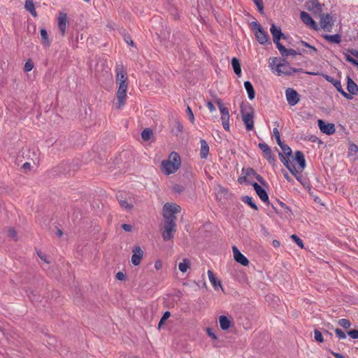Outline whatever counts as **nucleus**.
<instances>
[{"label":"nucleus","instance_id":"1","mask_svg":"<svg viewBox=\"0 0 358 358\" xmlns=\"http://www.w3.org/2000/svg\"><path fill=\"white\" fill-rule=\"evenodd\" d=\"M181 210L180 206L176 203H165L163 207V215L165 220L164 230L162 233V237L164 241H169L173 237L176 231L175 215Z\"/></svg>","mask_w":358,"mask_h":358},{"label":"nucleus","instance_id":"2","mask_svg":"<svg viewBox=\"0 0 358 358\" xmlns=\"http://www.w3.org/2000/svg\"><path fill=\"white\" fill-rule=\"evenodd\" d=\"M269 67L273 72L276 73L278 76L281 74L291 75L299 71L298 69L290 67L289 63L285 59L278 57L270 58Z\"/></svg>","mask_w":358,"mask_h":358},{"label":"nucleus","instance_id":"3","mask_svg":"<svg viewBox=\"0 0 358 358\" xmlns=\"http://www.w3.org/2000/svg\"><path fill=\"white\" fill-rule=\"evenodd\" d=\"M181 165V159L180 155L176 152H172L166 160L162 162V171L166 175L176 173Z\"/></svg>","mask_w":358,"mask_h":358},{"label":"nucleus","instance_id":"4","mask_svg":"<svg viewBox=\"0 0 358 358\" xmlns=\"http://www.w3.org/2000/svg\"><path fill=\"white\" fill-rule=\"evenodd\" d=\"M279 146L282 150V152L279 153L280 161L292 175L296 176V174L298 173L297 169L294 164H293L290 160V157H292V149L283 143H281Z\"/></svg>","mask_w":358,"mask_h":358},{"label":"nucleus","instance_id":"5","mask_svg":"<svg viewBox=\"0 0 358 358\" xmlns=\"http://www.w3.org/2000/svg\"><path fill=\"white\" fill-rule=\"evenodd\" d=\"M251 27L255 32L257 41L260 44L265 45L270 43L268 34L264 31L261 25L257 22H252Z\"/></svg>","mask_w":358,"mask_h":358},{"label":"nucleus","instance_id":"6","mask_svg":"<svg viewBox=\"0 0 358 358\" xmlns=\"http://www.w3.org/2000/svg\"><path fill=\"white\" fill-rule=\"evenodd\" d=\"M127 83L122 82V83H119L118 90L116 93L117 100V103L115 105L116 108L120 109L124 106L127 99Z\"/></svg>","mask_w":358,"mask_h":358},{"label":"nucleus","instance_id":"7","mask_svg":"<svg viewBox=\"0 0 358 358\" xmlns=\"http://www.w3.org/2000/svg\"><path fill=\"white\" fill-rule=\"evenodd\" d=\"M290 160L293 164L294 162H296L299 164L298 169H296L298 173L296 174V176H295L298 179V176L301 175V173L306 168V164L304 155L301 151H296L295 152L294 157L292 155Z\"/></svg>","mask_w":358,"mask_h":358},{"label":"nucleus","instance_id":"8","mask_svg":"<svg viewBox=\"0 0 358 358\" xmlns=\"http://www.w3.org/2000/svg\"><path fill=\"white\" fill-rule=\"evenodd\" d=\"M322 76L327 81L331 83L344 97L348 99H352V96L343 90L341 83L339 80L335 79L327 74H322Z\"/></svg>","mask_w":358,"mask_h":358},{"label":"nucleus","instance_id":"9","mask_svg":"<svg viewBox=\"0 0 358 358\" xmlns=\"http://www.w3.org/2000/svg\"><path fill=\"white\" fill-rule=\"evenodd\" d=\"M285 96L288 104L291 106H295L300 101V97L298 92L295 90L290 87L285 90Z\"/></svg>","mask_w":358,"mask_h":358},{"label":"nucleus","instance_id":"10","mask_svg":"<svg viewBox=\"0 0 358 358\" xmlns=\"http://www.w3.org/2000/svg\"><path fill=\"white\" fill-rule=\"evenodd\" d=\"M317 124L320 130L327 135H332L336 132L335 125L332 123H325L323 120H318Z\"/></svg>","mask_w":358,"mask_h":358},{"label":"nucleus","instance_id":"11","mask_svg":"<svg viewBox=\"0 0 358 358\" xmlns=\"http://www.w3.org/2000/svg\"><path fill=\"white\" fill-rule=\"evenodd\" d=\"M132 256H131V263L134 266H138L140 264L142 258L143 257V251L141 248L138 245L134 246L132 249Z\"/></svg>","mask_w":358,"mask_h":358},{"label":"nucleus","instance_id":"12","mask_svg":"<svg viewBox=\"0 0 358 358\" xmlns=\"http://www.w3.org/2000/svg\"><path fill=\"white\" fill-rule=\"evenodd\" d=\"M258 146L264 153L268 162L271 164L274 165L275 162V157L273 155L270 147L265 143H259Z\"/></svg>","mask_w":358,"mask_h":358},{"label":"nucleus","instance_id":"13","mask_svg":"<svg viewBox=\"0 0 358 358\" xmlns=\"http://www.w3.org/2000/svg\"><path fill=\"white\" fill-rule=\"evenodd\" d=\"M242 120L247 131L254 129V115L252 112L242 113Z\"/></svg>","mask_w":358,"mask_h":358},{"label":"nucleus","instance_id":"14","mask_svg":"<svg viewBox=\"0 0 358 358\" xmlns=\"http://www.w3.org/2000/svg\"><path fill=\"white\" fill-rule=\"evenodd\" d=\"M270 31L273 36V43L278 48L279 44H281L280 43V40L283 36L281 29L279 27H276L274 24H272L270 28Z\"/></svg>","mask_w":358,"mask_h":358},{"label":"nucleus","instance_id":"15","mask_svg":"<svg viewBox=\"0 0 358 358\" xmlns=\"http://www.w3.org/2000/svg\"><path fill=\"white\" fill-rule=\"evenodd\" d=\"M68 26L67 15L65 13H59L58 16V28L62 36L66 34Z\"/></svg>","mask_w":358,"mask_h":358},{"label":"nucleus","instance_id":"16","mask_svg":"<svg viewBox=\"0 0 358 358\" xmlns=\"http://www.w3.org/2000/svg\"><path fill=\"white\" fill-rule=\"evenodd\" d=\"M232 250L234 253V258L235 261L243 266H248L249 264L248 259L239 251V250L236 247H232Z\"/></svg>","mask_w":358,"mask_h":358},{"label":"nucleus","instance_id":"17","mask_svg":"<svg viewBox=\"0 0 358 358\" xmlns=\"http://www.w3.org/2000/svg\"><path fill=\"white\" fill-rule=\"evenodd\" d=\"M300 17L302 22L305 24L311 27L313 29H317V27L316 22L313 20L311 16L308 13H306V11H301L300 13Z\"/></svg>","mask_w":358,"mask_h":358},{"label":"nucleus","instance_id":"18","mask_svg":"<svg viewBox=\"0 0 358 358\" xmlns=\"http://www.w3.org/2000/svg\"><path fill=\"white\" fill-rule=\"evenodd\" d=\"M333 25L332 17L327 14L321 17L320 26L325 31H329Z\"/></svg>","mask_w":358,"mask_h":358},{"label":"nucleus","instance_id":"19","mask_svg":"<svg viewBox=\"0 0 358 358\" xmlns=\"http://www.w3.org/2000/svg\"><path fill=\"white\" fill-rule=\"evenodd\" d=\"M208 279L215 289V290H217L218 289H221L222 292H224V289L222 288L221 282L220 280L215 278L213 272L211 270H208Z\"/></svg>","mask_w":358,"mask_h":358},{"label":"nucleus","instance_id":"20","mask_svg":"<svg viewBox=\"0 0 358 358\" xmlns=\"http://www.w3.org/2000/svg\"><path fill=\"white\" fill-rule=\"evenodd\" d=\"M252 186L256 192V193L257 194V195L259 196V197L261 199V200L264 202H266L268 201V194L266 192V190L262 188L259 184H257V182H254L252 184Z\"/></svg>","mask_w":358,"mask_h":358},{"label":"nucleus","instance_id":"21","mask_svg":"<svg viewBox=\"0 0 358 358\" xmlns=\"http://www.w3.org/2000/svg\"><path fill=\"white\" fill-rule=\"evenodd\" d=\"M277 48L282 57H288V56L294 57L297 55H299V53L298 52H296L295 50L287 49L285 46H283L282 44H279V45Z\"/></svg>","mask_w":358,"mask_h":358},{"label":"nucleus","instance_id":"22","mask_svg":"<svg viewBox=\"0 0 358 358\" xmlns=\"http://www.w3.org/2000/svg\"><path fill=\"white\" fill-rule=\"evenodd\" d=\"M218 320L221 329L223 330L228 329L230 327L232 322V318L231 317H228L225 315H220Z\"/></svg>","mask_w":358,"mask_h":358},{"label":"nucleus","instance_id":"23","mask_svg":"<svg viewBox=\"0 0 358 358\" xmlns=\"http://www.w3.org/2000/svg\"><path fill=\"white\" fill-rule=\"evenodd\" d=\"M116 73V80L119 83H122V82L127 83V73L124 71L122 66H117Z\"/></svg>","mask_w":358,"mask_h":358},{"label":"nucleus","instance_id":"24","mask_svg":"<svg viewBox=\"0 0 358 358\" xmlns=\"http://www.w3.org/2000/svg\"><path fill=\"white\" fill-rule=\"evenodd\" d=\"M201 143V150H200V157L201 159H206L209 154V146L207 142L203 140H200Z\"/></svg>","mask_w":358,"mask_h":358},{"label":"nucleus","instance_id":"25","mask_svg":"<svg viewBox=\"0 0 358 358\" xmlns=\"http://www.w3.org/2000/svg\"><path fill=\"white\" fill-rule=\"evenodd\" d=\"M347 90L351 96L356 94L358 92L357 85L350 77H348Z\"/></svg>","mask_w":358,"mask_h":358},{"label":"nucleus","instance_id":"26","mask_svg":"<svg viewBox=\"0 0 358 358\" xmlns=\"http://www.w3.org/2000/svg\"><path fill=\"white\" fill-rule=\"evenodd\" d=\"M40 34L41 37V42L42 45L45 48L49 47L51 44V41L48 37L47 31L45 29H41L40 30Z\"/></svg>","mask_w":358,"mask_h":358},{"label":"nucleus","instance_id":"27","mask_svg":"<svg viewBox=\"0 0 358 358\" xmlns=\"http://www.w3.org/2000/svg\"><path fill=\"white\" fill-rule=\"evenodd\" d=\"M323 38L331 43L338 44L341 41V36L338 34L334 35L324 34Z\"/></svg>","mask_w":358,"mask_h":358},{"label":"nucleus","instance_id":"28","mask_svg":"<svg viewBox=\"0 0 358 358\" xmlns=\"http://www.w3.org/2000/svg\"><path fill=\"white\" fill-rule=\"evenodd\" d=\"M244 87L247 91L249 99L253 100L255 96V92L252 83L250 81H245L244 83Z\"/></svg>","mask_w":358,"mask_h":358},{"label":"nucleus","instance_id":"29","mask_svg":"<svg viewBox=\"0 0 358 358\" xmlns=\"http://www.w3.org/2000/svg\"><path fill=\"white\" fill-rule=\"evenodd\" d=\"M231 66L233 67V70L234 73L238 76H241V64L239 62V60L236 58L233 57L231 59Z\"/></svg>","mask_w":358,"mask_h":358},{"label":"nucleus","instance_id":"30","mask_svg":"<svg viewBox=\"0 0 358 358\" xmlns=\"http://www.w3.org/2000/svg\"><path fill=\"white\" fill-rule=\"evenodd\" d=\"M120 196L122 197V195L117 196L120 206L124 210H131L133 208L132 201H128L126 200H123L120 198Z\"/></svg>","mask_w":358,"mask_h":358},{"label":"nucleus","instance_id":"31","mask_svg":"<svg viewBox=\"0 0 358 358\" xmlns=\"http://www.w3.org/2000/svg\"><path fill=\"white\" fill-rule=\"evenodd\" d=\"M24 8L32 15V16H34V17L37 16L34 3L32 0H26Z\"/></svg>","mask_w":358,"mask_h":358},{"label":"nucleus","instance_id":"32","mask_svg":"<svg viewBox=\"0 0 358 358\" xmlns=\"http://www.w3.org/2000/svg\"><path fill=\"white\" fill-rule=\"evenodd\" d=\"M215 103L217 104L218 107H219V109H220V113H221V117H227V116H229V110L227 108H226L221 99H217L215 100Z\"/></svg>","mask_w":358,"mask_h":358},{"label":"nucleus","instance_id":"33","mask_svg":"<svg viewBox=\"0 0 358 358\" xmlns=\"http://www.w3.org/2000/svg\"><path fill=\"white\" fill-rule=\"evenodd\" d=\"M190 266V262L188 259H183L178 264V268L182 273H185Z\"/></svg>","mask_w":358,"mask_h":358},{"label":"nucleus","instance_id":"34","mask_svg":"<svg viewBox=\"0 0 358 358\" xmlns=\"http://www.w3.org/2000/svg\"><path fill=\"white\" fill-rule=\"evenodd\" d=\"M242 201L249 205L251 208H252L255 210H257V206L255 204V203L253 201V199L251 196H245L242 197Z\"/></svg>","mask_w":358,"mask_h":358},{"label":"nucleus","instance_id":"35","mask_svg":"<svg viewBox=\"0 0 358 358\" xmlns=\"http://www.w3.org/2000/svg\"><path fill=\"white\" fill-rule=\"evenodd\" d=\"M152 135V131L150 129H145L141 132V137L145 141H148L150 139L151 136Z\"/></svg>","mask_w":358,"mask_h":358},{"label":"nucleus","instance_id":"36","mask_svg":"<svg viewBox=\"0 0 358 358\" xmlns=\"http://www.w3.org/2000/svg\"><path fill=\"white\" fill-rule=\"evenodd\" d=\"M222 124L223 126V128L226 131L229 130L230 124H229V116L227 117H221Z\"/></svg>","mask_w":358,"mask_h":358},{"label":"nucleus","instance_id":"37","mask_svg":"<svg viewBox=\"0 0 358 358\" xmlns=\"http://www.w3.org/2000/svg\"><path fill=\"white\" fill-rule=\"evenodd\" d=\"M291 238L296 243V244L299 246L301 248H303L304 245L302 240L299 238L296 235L293 234L291 236Z\"/></svg>","mask_w":358,"mask_h":358},{"label":"nucleus","instance_id":"38","mask_svg":"<svg viewBox=\"0 0 358 358\" xmlns=\"http://www.w3.org/2000/svg\"><path fill=\"white\" fill-rule=\"evenodd\" d=\"M273 136L275 137V138L276 140L277 143L278 144V145H280L281 143H282V142L281 141L280 132H279L278 128H274L273 129Z\"/></svg>","mask_w":358,"mask_h":358},{"label":"nucleus","instance_id":"39","mask_svg":"<svg viewBox=\"0 0 358 358\" xmlns=\"http://www.w3.org/2000/svg\"><path fill=\"white\" fill-rule=\"evenodd\" d=\"M338 324H339L340 326H341L344 329H348L350 327V322L347 319H341V320H339Z\"/></svg>","mask_w":358,"mask_h":358},{"label":"nucleus","instance_id":"40","mask_svg":"<svg viewBox=\"0 0 358 358\" xmlns=\"http://www.w3.org/2000/svg\"><path fill=\"white\" fill-rule=\"evenodd\" d=\"M33 62L30 59L27 60L24 64V71L29 72L33 69Z\"/></svg>","mask_w":358,"mask_h":358},{"label":"nucleus","instance_id":"41","mask_svg":"<svg viewBox=\"0 0 358 358\" xmlns=\"http://www.w3.org/2000/svg\"><path fill=\"white\" fill-rule=\"evenodd\" d=\"M345 57L346 61L352 63L355 66L358 67V61L357 60L355 59L352 57H351L350 55H348V54H345Z\"/></svg>","mask_w":358,"mask_h":358},{"label":"nucleus","instance_id":"42","mask_svg":"<svg viewBox=\"0 0 358 358\" xmlns=\"http://www.w3.org/2000/svg\"><path fill=\"white\" fill-rule=\"evenodd\" d=\"M170 315L171 313L169 311H166L164 313L163 316L162 317L159 322V327H160L165 322V321L170 317Z\"/></svg>","mask_w":358,"mask_h":358},{"label":"nucleus","instance_id":"43","mask_svg":"<svg viewBox=\"0 0 358 358\" xmlns=\"http://www.w3.org/2000/svg\"><path fill=\"white\" fill-rule=\"evenodd\" d=\"M186 112L189 116V119L190 122L192 123H194V116L193 112L189 106H187Z\"/></svg>","mask_w":358,"mask_h":358},{"label":"nucleus","instance_id":"44","mask_svg":"<svg viewBox=\"0 0 358 358\" xmlns=\"http://www.w3.org/2000/svg\"><path fill=\"white\" fill-rule=\"evenodd\" d=\"M254 1V3L257 6V7L258 8V10L262 13L263 12V9H264V6H263V1L262 0H253Z\"/></svg>","mask_w":358,"mask_h":358},{"label":"nucleus","instance_id":"45","mask_svg":"<svg viewBox=\"0 0 358 358\" xmlns=\"http://www.w3.org/2000/svg\"><path fill=\"white\" fill-rule=\"evenodd\" d=\"M243 171L248 176H250V175H255L256 173L255 171V170L252 168H247V169H243Z\"/></svg>","mask_w":358,"mask_h":358},{"label":"nucleus","instance_id":"46","mask_svg":"<svg viewBox=\"0 0 358 358\" xmlns=\"http://www.w3.org/2000/svg\"><path fill=\"white\" fill-rule=\"evenodd\" d=\"M8 236L16 240V237H17V233L15 231V230L14 229H9L8 230Z\"/></svg>","mask_w":358,"mask_h":358},{"label":"nucleus","instance_id":"47","mask_svg":"<svg viewBox=\"0 0 358 358\" xmlns=\"http://www.w3.org/2000/svg\"><path fill=\"white\" fill-rule=\"evenodd\" d=\"M37 254L41 260H43V262H45L47 264L49 263V261L48 260V257L45 254H43L41 252H38Z\"/></svg>","mask_w":358,"mask_h":358},{"label":"nucleus","instance_id":"48","mask_svg":"<svg viewBox=\"0 0 358 358\" xmlns=\"http://www.w3.org/2000/svg\"><path fill=\"white\" fill-rule=\"evenodd\" d=\"M116 278L118 280H124L125 278H126V275L124 273L122 272H118L117 274H116Z\"/></svg>","mask_w":358,"mask_h":358},{"label":"nucleus","instance_id":"49","mask_svg":"<svg viewBox=\"0 0 358 358\" xmlns=\"http://www.w3.org/2000/svg\"><path fill=\"white\" fill-rule=\"evenodd\" d=\"M312 6H313V7L315 8L317 10L322 9V6L317 0H313L312 1Z\"/></svg>","mask_w":358,"mask_h":358},{"label":"nucleus","instance_id":"50","mask_svg":"<svg viewBox=\"0 0 358 358\" xmlns=\"http://www.w3.org/2000/svg\"><path fill=\"white\" fill-rule=\"evenodd\" d=\"M308 49L309 50L307 52V53L310 55H314L317 52V50L316 49V48L311 45H309Z\"/></svg>","mask_w":358,"mask_h":358},{"label":"nucleus","instance_id":"51","mask_svg":"<svg viewBox=\"0 0 358 358\" xmlns=\"http://www.w3.org/2000/svg\"><path fill=\"white\" fill-rule=\"evenodd\" d=\"M218 338L219 337H217V336L211 337L212 344L213 345L214 347H220V346L218 344V343H219Z\"/></svg>","mask_w":358,"mask_h":358},{"label":"nucleus","instance_id":"52","mask_svg":"<svg viewBox=\"0 0 358 358\" xmlns=\"http://www.w3.org/2000/svg\"><path fill=\"white\" fill-rule=\"evenodd\" d=\"M122 228L125 231H131L132 230V226L130 225V224H123L122 225Z\"/></svg>","mask_w":358,"mask_h":358},{"label":"nucleus","instance_id":"53","mask_svg":"<svg viewBox=\"0 0 358 358\" xmlns=\"http://www.w3.org/2000/svg\"><path fill=\"white\" fill-rule=\"evenodd\" d=\"M155 268L156 270H160L162 268V262L161 260H157L155 263Z\"/></svg>","mask_w":358,"mask_h":358},{"label":"nucleus","instance_id":"54","mask_svg":"<svg viewBox=\"0 0 358 358\" xmlns=\"http://www.w3.org/2000/svg\"><path fill=\"white\" fill-rule=\"evenodd\" d=\"M349 149L351 152H358V146L354 143L350 145Z\"/></svg>","mask_w":358,"mask_h":358},{"label":"nucleus","instance_id":"55","mask_svg":"<svg viewBox=\"0 0 358 358\" xmlns=\"http://www.w3.org/2000/svg\"><path fill=\"white\" fill-rule=\"evenodd\" d=\"M206 106L210 112L215 110V107L211 101L207 102Z\"/></svg>","mask_w":358,"mask_h":358},{"label":"nucleus","instance_id":"56","mask_svg":"<svg viewBox=\"0 0 358 358\" xmlns=\"http://www.w3.org/2000/svg\"><path fill=\"white\" fill-rule=\"evenodd\" d=\"M280 206L282 207V208L284 210V211H285V213H289V212H291L290 208H289V207H288L285 203H282V202H280Z\"/></svg>","mask_w":358,"mask_h":358},{"label":"nucleus","instance_id":"57","mask_svg":"<svg viewBox=\"0 0 358 358\" xmlns=\"http://www.w3.org/2000/svg\"><path fill=\"white\" fill-rule=\"evenodd\" d=\"M348 336H358V330H350L348 332Z\"/></svg>","mask_w":358,"mask_h":358},{"label":"nucleus","instance_id":"58","mask_svg":"<svg viewBox=\"0 0 358 358\" xmlns=\"http://www.w3.org/2000/svg\"><path fill=\"white\" fill-rule=\"evenodd\" d=\"M309 141H310L313 143H315V142H317L318 141V138L316 136H315V135H311L309 137Z\"/></svg>","mask_w":358,"mask_h":358},{"label":"nucleus","instance_id":"59","mask_svg":"<svg viewBox=\"0 0 358 358\" xmlns=\"http://www.w3.org/2000/svg\"><path fill=\"white\" fill-rule=\"evenodd\" d=\"M335 332L337 336H345V333L339 329H336Z\"/></svg>","mask_w":358,"mask_h":358},{"label":"nucleus","instance_id":"60","mask_svg":"<svg viewBox=\"0 0 358 358\" xmlns=\"http://www.w3.org/2000/svg\"><path fill=\"white\" fill-rule=\"evenodd\" d=\"M335 358H345L343 355L337 352H332Z\"/></svg>","mask_w":358,"mask_h":358},{"label":"nucleus","instance_id":"61","mask_svg":"<svg viewBox=\"0 0 358 358\" xmlns=\"http://www.w3.org/2000/svg\"><path fill=\"white\" fill-rule=\"evenodd\" d=\"M125 41L126 42L129 44L131 46H134V42L130 38V37H128V38H125Z\"/></svg>","mask_w":358,"mask_h":358},{"label":"nucleus","instance_id":"62","mask_svg":"<svg viewBox=\"0 0 358 358\" xmlns=\"http://www.w3.org/2000/svg\"><path fill=\"white\" fill-rule=\"evenodd\" d=\"M30 166H31V164L29 163V162H25L24 163L22 167L24 169H30Z\"/></svg>","mask_w":358,"mask_h":358},{"label":"nucleus","instance_id":"63","mask_svg":"<svg viewBox=\"0 0 358 358\" xmlns=\"http://www.w3.org/2000/svg\"><path fill=\"white\" fill-rule=\"evenodd\" d=\"M315 340L319 343H323L324 342V337H314Z\"/></svg>","mask_w":358,"mask_h":358},{"label":"nucleus","instance_id":"64","mask_svg":"<svg viewBox=\"0 0 358 358\" xmlns=\"http://www.w3.org/2000/svg\"><path fill=\"white\" fill-rule=\"evenodd\" d=\"M352 55L356 57L358 59V50H352L350 51Z\"/></svg>","mask_w":358,"mask_h":358}]
</instances>
